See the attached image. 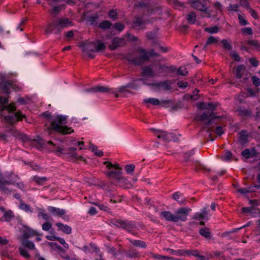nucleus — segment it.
I'll use <instances>...</instances> for the list:
<instances>
[{"instance_id":"1","label":"nucleus","mask_w":260,"mask_h":260,"mask_svg":"<svg viewBox=\"0 0 260 260\" xmlns=\"http://www.w3.org/2000/svg\"><path fill=\"white\" fill-rule=\"evenodd\" d=\"M51 120L50 126L47 127V132L49 134H50L53 131L63 135L70 134L74 132L72 127L62 125V124L67 123V116L61 115H57L52 118Z\"/></svg>"},{"instance_id":"2","label":"nucleus","mask_w":260,"mask_h":260,"mask_svg":"<svg viewBox=\"0 0 260 260\" xmlns=\"http://www.w3.org/2000/svg\"><path fill=\"white\" fill-rule=\"evenodd\" d=\"M191 211L190 208L183 207L178 208L174 213H172L170 211H165L161 212L159 214L162 219L170 222H178L179 221H186L187 219V216Z\"/></svg>"},{"instance_id":"3","label":"nucleus","mask_w":260,"mask_h":260,"mask_svg":"<svg viewBox=\"0 0 260 260\" xmlns=\"http://www.w3.org/2000/svg\"><path fill=\"white\" fill-rule=\"evenodd\" d=\"M73 25V22L67 17L57 18L54 21L48 23L45 31L46 34H59L63 29Z\"/></svg>"},{"instance_id":"4","label":"nucleus","mask_w":260,"mask_h":260,"mask_svg":"<svg viewBox=\"0 0 260 260\" xmlns=\"http://www.w3.org/2000/svg\"><path fill=\"white\" fill-rule=\"evenodd\" d=\"M137 52L139 54V56L127 57L128 61L136 65H140L148 61L149 59V56H158V54L155 52L153 50H151L149 54L146 50L139 48L137 49Z\"/></svg>"},{"instance_id":"5","label":"nucleus","mask_w":260,"mask_h":260,"mask_svg":"<svg viewBox=\"0 0 260 260\" xmlns=\"http://www.w3.org/2000/svg\"><path fill=\"white\" fill-rule=\"evenodd\" d=\"M105 48L104 44L99 41L86 43L83 45V51L86 52L91 58H93L94 56L92 55L90 52H100Z\"/></svg>"},{"instance_id":"6","label":"nucleus","mask_w":260,"mask_h":260,"mask_svg":"<svg viewBox=\"0 0 260 260\" xmlns=\"http://www.w3.org/2000/svg\"><path fill=\"white\" fill-rule=\"evenodd\" d=\"M209 118V120L204 126V129L207 130L208 133H210L213 131V129L210 126V125L212 123L217 124L219 119L220 118V117L215 116L214 113H210L209 112H204L201 116V120H206Z\"/></svg>"},{"instance_id":"7","label":"nucleus","mask_w":260,"mask_h":260,"mask_svg":"<svg viewBox=\"0 0 260 260\" xmlns=\"http://www.w3.org/2000/svg\"><path fill=\"white\" fill-rule=\"evenodd\" d=\"M104 164L106 165V168L109 171L106 173L107 177L110 179H115L120 174H121V168H120L118 164L113 165L109 161H104Z\"/></svg>"},{"instance_id":"8","label":"nucleus","mask_w":260,"mask_h":260,"mask_svg":"<svg viewBox=\"0 0 260 260\" xmlns=\"http://www.w3.org/2000/svg\"><path fill=\"white\" fill-rule=\"evenodd\" d=\"M111 223L118 227L125 229L127 232H131L132 230L137 227L135 222L128 220H122L121 219H113Z\"/></svg>"},{"instance_id":"9","label":"nucleus","mask_w":260,"mask_h":260,"mask_svg":"<svg viewBox=\"0 0 260 260\" xmlns=\"http://www.w3.org/2000/svg\"><path fill=\"white\" fill-rule=\"evenodd\" d=\"M191 7L203 13L202 17H211L212 16V11L207 9L205 4L201 2L200 1H195L192 2Z\"/></svg>"},{"instance_id":"10","label":"nucleus","mask_w":260,"mask_h":260,"mask_svg":"<svg viewBox=\"0 0 260 260\" xmlns=\"http://www.w3.org/2000/svg\"><path fill=\"white\" fill-rule=\"evenodd\" d=\"M153 134L156 135L158 139H161L165 141H171L175 140V136L173 133H168V132L160 129L155 128H150Z\"/></svg>"},{"instance_id":"11","label":"nucleus","mask_w":260,"mask_h":260,"mask_svg":"<svg viewBox=\"0 0 260 260\" xmlns=\"http://www.w3.org/2000/svg\"><path fill=\"white\" fill-rule=\"evenodd\" d=\"M234 73L241 82L244 83L248 78L245 74V68L243 65H239L235 67Z\"/></svg>"},{"instance_id":"12","label":"nucleus","mask_w":260,"mask_h":260,"mask_svg":"<svg viewBox=\"0 0 260 260\" xmlns=\"http://www.w3.org/2000/svg\"><path fill=\"white\" fill-rule=\"evenodd\" d=\"M173 82L171 80H165L159 82H156L149 85L165 91L170 90L172 89L171 86Z\"/></svg>"},{"instance_id":"13","label":"nucleus","mask_w":260,"mask_h":260,"mask_svg":"<svg viewBox=\"0 0 260 260\" xmlns=\"http://www.w3.org/2000/svg\"><path fill=\"white\" fill-rule=\"evenodd\" d=\"M144 102L146 104H151L154 106L160 105L162 107L165 106V105L168 104L171 102L169 100H162L160 101L156 98L146 99L144 100Z\"/></svg>"},{"instance_id":"14","label":"nucleus","mask_w":260,"mask_h":260,"mask_svg":"<svg viewBox=\"0 0 260 260\" xmlns=\"http://www.w3.org/2000/svg\"><path fill=\"white\" fill-rule=\"evenodd\" d=\"M124 45V40L122 38L115 37L112 40V43L109 46V48L111 50H114L119 47H121Z\"/></svg>"},{"instance_id":"15","label":"nucleus","mask_w":260,"mask_h":260,"mask_svg":"<svg viewBox=\"0 0 260 260\" xmlns=\"http://www.w3.org/2000/svg\"><path fill=\"white\" fill-rule=\"evenodd\" d=\"M11 184H15V181L7 180L2 174H0V188H1L5 192H10V190L6 187V185Z\"/></svg>"},{"instance_id":"16","label":"nucleus","mask_w":260,"mask_h":260,"mask_svg":"<svg viewBox=\"0 0 260 260\" xmlns=\"http://www.w3.org/2000/svg\"><path fill=\"white\" fill-rule=\"evenodd\" d=\"M25 115H22L19 111L17 112L14 114L6 117V119L11 123H14L18 120H22Z\"/></svg>"},{"instance_id":"17","label":"nucleus","mask_w":260,"mask_h":260,"mask_svg":"<svg viewBox=\"0 0 260 260\" xmlns=\"http://www.w3.org/2000/svg\"><path fill=\"white\" fill-rule=\"evenodd\" d=\"M87 92H100L101 93H108L110 92L111 91V89L103 86H96L95 87H93L92 88L87 89L86 90Z\"/></svg>"},{"instance_id":"18","label":"nucleus","mask_w":260,"mask_h":260,"mask_svg":"<svg viewBox=\"0 0 260 260\" xmlns=\"http://www.w3.org/2000/svg\"><path fill=\"white\" fill-rule=\"evenodd\" d=\"M208 214L207 207H205L202 210L201 212H197L194 213L192 218L198 220L208 219Z\"/></svg>"},{"instance_id":"19","label":"nucleus","mask_w":260,"mask_h":260,"mask_svg":"<svg viewBox=\"0 0 260 260\" xmlns=\"http://www.w3.org/2000/svg\"><path fill=\"white\" fill-rule=\"evenodd\" d=\"M142 75L143 76L153 77L156 75L154 72L152 67L150 66H145L142 69Z\"/></svg>"},{"instance_id":"20","label":"nucleus","mask_w":260,"mask_h":260,"mask_svg":"<svg viewBox=\"0 0 260 260\" xmlns=\"http://www.w3.org/2000/svg\"><path fill=\"white\" fill-rule=\"evenodd\" d=\"M124 255L129 258H136L140 257V254L137 250L130 248L127 250H124Z\"/></svg>"},{"instance_id":"21","label":"nucleus","mask_w":260,"mask_h":260,"mask_svg":"<svg viewBox=\"0 0 260 260\" xmlns=\"http://www.w3.org/2000/svg\"><path fill=\"white\" fill-rule=\"evenodd\" d=\"M47 209L48 211L54 216H62L65 214L64 210L62 209L49 206L48 207Z\"/></svg>"},{"instance_id":"22","label":"nucleus","mask_w":260,"mask_h":260,"mask_svg":"<svg viewBox=\"0 0 260 260\" xmlns=\"http://www.w3.org/2000/svg\"><path fill=\"white\" fill-rule=\"evenodd\" d=\"M173 198L174 200L177 201L180 205H183L186 203L185 198L180 192L178 191L174 193L173 195Z\"/></svg>"},{"instance_id":"23","label":"nucleus","mask_w":260,"mask_h":260,"mask_svg":"<svg viewBox=\"0 0 260 260\" xmlns=\"http://www.w3.org/2000/svg\"><path fill=\"white\" fill-rule=\"evenodd\" d=\"M185 255H192L194 256L197 257L200 260H206L205 256L200 255V252L197 250H185Z\"/></svg>"},{"instance_id":"24","label":"nucleus","mask_w":260,"mask_h":260,"mask_svg":"<svg viewBox=\"0 0 260 260\" xmlns=\"http://www.w3.org/2000/svg\"><path fill=\"white\" fill-rule=\"evenodd\" d=\"M36 235H38V233L36 231L27 228L23 232V237L24 239H27Z\"/></svg>"},{"instance_id":"25","label":"nucleus","mask_w":260,"mask_h":260,"mask_svg":"<svg viewBox=\"0 0 260 260\" xmlns=\"http://www.w3.org/2000/svg\"><path fill=\"white\" fill-rule=\"evenodd\" d=\"M248 134L246 131H242L239 134V141L242 145H245L248 141Z\"/></svg>"},{"instance_id":"26","label":"nucleus","mask_w":260,"mask_h":260,"mask_svg":"<svg viewBox=\"0 0 260 260\" xmlns=\"http://www.w3.org/2000/svg\"><path fill=\"white\" fill-rule=\"evenodd\" d=\"M56 225L59 230L61 231L63 233L67 234H70L71 233L72 228L68 225H64L61 223H57Z\"/></svg>"},{"instance_id":"27","label":"nucleus","mask_w":260,"mask_h":260,"mask_svg":"<svg viewBox=\"0 0 260 260\" xmlns=\"http://www.w3.org/2000/svg\"><path fill=\"white\" fill-rule=\"evenodd\" d=\"M10 133L13 136L19 139L22 140L23 141L27 139V137L25 135L20 133L17 129L13 128L10 131Z\"/></svg>"},{"instance_id":"28","label":"nucleus","mask_w":260,"mask_h":260,"mask_svg":"<svg viewBox=\"0 0 260 260\" xmlns=\"http://www.w3.org/2000/svg\"><path fill=\"white\" fill-rule=\"evenodd\" d=\"M146 22L141 17H137L133 22V27L136 28H142Z\"/></svg>"},{"instance_id":"29","label":"nucleus","mask_w":260,"mask_h":260,"mask_svg":"<svg viewBox=\"0 0 260 260\" xmlns=\"http://www.w3.org/2000/svg\"><path fill=\"white\" fill-rule=\"evenodd\" d=\"M132 86L130 84H128L125 86H122L116 89V91H112V92L114 94H115V96L118 97V94L117 93H125L126 92H128L129 91L127 90L128 87H131Z\"/></svg>"},{"instance_id":"30","label":"nucleus","mask_w":260,"mask_h":260,"mask_svg":"<svg viewBox=\"0 0 260 260\" xmlns=\"http://www.w3.org/2000/svg\"><path fill=\"white\" fill-rule=\"evenodd\" d=\"M127 240L135 246L143 248H145L147 246L146 243L143 241L138 240H133L131 239H127Z\"/></svg>"},{"instance_id":"31","label":"nucleus","mask_w":260,"mask_h":260,"mask_svg":"<svg viewBox=\"0 0 260 260\" xmlns=\"http://www.w3.org/2000/svg\"><path fill=\"white\" fill-rule=\"evenodd\" d=\"M257 186H251L246 188H241L237 189V191L241 194H246L247 192H255Z\"/></svg>"},{"instance_id":"32","label":"nucleus","mask_w":260,"mask_h":260,"mask_svg":"<svg viewBox=\"0 0 260 260\" xmlns=\"http://www.w3.org/2000/svg\"><path fill=\"white\" fill-rule=\"evenodd\" d=\"M255 154L256 152L254 150L251 151L249 149H245L242 152V155L246 159L254 157Z\"/></svg>"},{"instance_id":"33","label":"nucleus","mask_w":260,"mask_h":260,"mask_svg":"<svg viewBox=\"0 0 260 260\" xmlns=\"http://www.w3.org/2000/svg\"><path fill=\"white\" fill-rule=\"evenodd\" d=\"M126 180L123 177L121 176V174H120L116 178L114 179L113 183L115 185L123 186V184L125 183Z\"/></svg>"},{"instance_id":"34","label":"nucleus","mask_w":260,"mask_h":260,"mask_svg":"<svg viewBox=\"0 0 260 260\" xmlns=\"http://www.w3.org/2000/svg\"><path fill=\"white\" fill-rule=\"evenodd\" d=\"M199 233L206 238L210 239L211 238V233L210 232L209 229L207 228H204L200 229L199 231Z\"/></svg>"},{"instance_id":"35","label":"nucleus","mask_w":260,"mask_h":260,"mask_svg":"<svg viewBox=\"0 0 260 260\" xmlns=\"http://www.w3.org/2000/svg\"><path fill=\"white\" fill-rule=\"evenodd\" d=\"M32 180L35 181L38 184L43 185L45 182L47 181V178L46 177H40L37 176H35Z\"/></svg>"},{"instance_id":"36","label":"nucleus","mask_w":260,"mask_h":260,"mask_svg":"<svg viewBox=\"0 0 260 260\" xmlns=\"http://www.w3.org/2000/svg\"><path fill=\"white\" fill-rule=\"evenodd\" d=\"M187 20L189 23L194 24L196 21V14L194 12H191L186 16Z\"/></svg>"},{"instance_id":"37","label":"nucleus","mask_w":260,"mask_h":260,"mask_svg":"<svg viewBox=\"0 0 260 260\" xmlns=\"http://www.w3.org/2000/svg\"><path fill=\"white\" fill-rule=\"evenodd\" d=\"M89 148L96 155L99 156H102L103 155V152L101 150H99L98 147L93 144H91Z\"/></svg>"},{"instance_id":"38","label":"nucleus","mask_w":260,"mask_h":260,"mask_svg":"<svg viewBox=\"0 0 260 260\" xmlns=\"http://www.w3.org/2000/svg\"><path fill=\"white\" fill-rule=\"evenodd\" d=\"M217 41H218L217 39L216 38H215V37H214L213 36L209 37L208 38V39H207L206 43L204 45L203 49H205L208 45L216 43L217 42Z\"/></svg>"},{"instance_id":"39","label":"nucleus","mask_w":260,"mask_h":260,"mask_svg":"<svg viewBox=\"0 0 260 260\" xmlns=\"http://www.w3.org/2000/svg\"><path fill=\"white\" fill-rule=\"evenodd\" d=\"M170 253L175 255H185V250L180 249L175 250L172 249L168 248L166 249Z\"/></svg>"},{"instance_id":"40","label":"nucleus","mask_w":260,"mask_h":260,"mask_svg":"<svg viewBox=\"0 0 260 260\" xmlns=\"http://www.w3.org/2000/svg\"><path fill=\"white\" fill-rule=\"evenodd\" d=\"M247 44L253 47L255 49H259L260 48V44L259 43L254 40H249L247 41Z\"/></svg>"},{"instance_id":"41","label":"nucleus","mask_w":260,"mask_h":260,"mask_svg":"<svg viewBox=\"0 0 260 260\" xmlns=\"http://www.w3.org/2000/svg\"><path fill=\"white\" fill-rule=\"evenodd\" d=\"M7 110L9 112H12L16 110V107L15 104L11 103L8 106H3L2 107V110Z\"/></svg>"},{"instance_id":"42","label":"nucleus","mask_w":260,"mask_h":260,"mask_svg":"<svg viewBox=\"0 0 260 260\" xmlns=\"http://www.w3.org/2000/svg\"><path fill=\"white\" fill-rule=\"evenodd\" d=\"M111 25L112 23L109 21L105 20L100 24L99 27L103 29H107L109 28Z\"/></svg>"},{"instance_id":"43","label":"nucleus","mask_w":260,"mask_h":260,"mask_svg":"<svg viewBox=\"0 0 260 260\" xmlns=\"http://www.w3.org/2000/svg\"><path fill=\"white\" fill-rule=\"evenodd\" d=\"M22 244L24 246L30 249H35V247L33 242L29 240H26L23 242Z\"/></svg>"},{"instance_id":"44","label":"nucleus","mask_w":260,"mask_h":260,"mask_svg":"<svg viewBox=\"0 0 260 260\" xmlns=\"http://www.w3.org/2000/svg\"><path fill=\"white\" fill-rule=\"evenodd\" d=\"M153 257L155 259H159V260H171V259H173V258L172 257L162 256L161 255L157 254H153Z\"/></svg>"},{"instance_id":"45","label":"nucleus","mask_w":260,"mask_h":260,"mask_svg":"<svg viewBox=\"0 0 260 260\" xmlns=\"http://www.w3.org/2000/svg\"><path fill=\"white\" fill-rule=\"evenodd\" d=\"M19 251L20 254L25 258H29L30 257V254L28 253V251L24 248H19Z\"/></svg>"},{"instance_id":"46","label":"nucleus","mask_w":260,"mask_h":260,"mask_svg":"<svg viewBox=\"0 0 260 260\" xmlns=\"http://www.w3.org/2000/svg\"><path fill=\"white\" fill-rule=\"evenodd\" d=\"M219 28L217 26H215L211 27H207L205 29V31L210 34L217 33L218 31Z\"/></svg>"},{"instance_id":"47","label":"nucleus","mask_w":260,"mask_h":260,"mask_svg":"<svg viewBox=\"0 0 260 260\" xmlns=\"http://www.w3.org/2000/svg\"><path fill=\"white\" fill-rule=\"evenodd\" d=\"M108 15L109 17L113 20H115L117 18V13L116 11L114 9H112L109 11Z\"/></svg>"},{"instance_id":"48","label":"nucleus","mask_w":260,"mask_h":260,"mask_svg":"<svg viewBox=\"0 0 260 260\" xmlns=\"http://www.w3.org/2000/svg\"><path fill=\"white\" fill-rule=\"evenodd\" d=\"M178 74L182 76H186L188 74V71L184 67H180L177 71Z\"/></svg>"},{"instance_id":"49","label":"nucleus","mask_w":260,"mask_h":260,"mask_svg":"<svg viewBox=\"0 0 260 260\" xmlns=\"http://www.w3.org/2000/svg\"><path fill=\"white\" fill-rule=\"evenodd\" d=\"M53 239L54 240H56L58 241L60 243H61L62 245H63V247L65 248L68 249L69 248L68 244L65 242L63 238L54 237L53 238Z\"/></svg>"},{"instance_id":"50","label":"nucleus","mask_w":260,"mask_h":260,"mask_svg":"<svg viewBox=\"0 0 260 260\" xmlns=\"http://www.w3.org/2000/svg\"><path fill=\"white\" fill-rule=\"evenodd\" d=\"M221 43H222L223 46L224 48L227 49L229 50H232V46L231 44L228 42L226 40L223 39L222 40Z\"/></svg>"},{"instance_id":"51","label":"nucleus","mask_w":260,"mask_h":260,"mask_svg":"<svg viewBox=\"0 0 260 260\" xmlns=\"http://www.w3.org/2000/svg\"><path fill=\"white\" fill-rule=\"evenodd\" d=\"M38 216L42 217L44 220L46 221H48L50 219L49 216L46 213H45L43 210L39 212Z\"/></svg>"},{"instance_id":"52","label":"nucleus","mask_w":260,"mask_h":260,"mask_svg":"<svg viewBox=\"0 0 260 260\" xmlns=\"http://www.w3.org/2000/svg\"><path fill=\"white\" fill-rule=\"evenodd\" d=\"M238 19L239 21V23L242 25H246L247 24L248 22L247 20L245 19L244 17L240 14L238 15Z\"/></svg>"},{"instance_id":"53","label":"nucleus","mask_w":260,"mask_h":260,"mask_svg":"<svg viewBox=\"0 0 260 260\" xmlns=\"http://www.w3.org/2000/svg\"><path fill=\"white\" fill-rule=\"evenodd\" d=\"M241 31L248 35H252L253 34L252 29L251 27H243L241 29Z\"/></svg>"},{"instance_id":"54","label":"nucleus","mask_w":260,"mask_h":260,"mask_svg":"<svg viewBox=\"0 0 260 260\" xmlns=\"http://www.w3.org/2000/svg\"><path fill=\"white\" fill-rule=\"evenodd\" d=\"M135 168V167L134 165H128L125 166V169L127 173L130 174L134 171Z\"/></svg>"},{"instance_id":"55","label":"nucleus","mask_w":260,"mask_h":260,"mask_svg":"<svg viewBox=\"0 0 260 260\" xmlns=\"http://www.w3.org/2000/svg\"><path fill=\"white\" fill-rule=\"evenodd\" d=\"M114 26L116 29L119 30V31H121L122 30L124 29L125 27L124 24L121 23H116L114 24Z\"/></svg>"},{"instance_id":"56","label":"nucleus","mask_w":260,"mask_h":260,"mask_svg":"<svg viewBox=\"0 0 260 260\" xmlns=\"http://www.w3.org/2000/svg\"><path fill=\"white\" fill-rule=\"evenodd\" d=\"M51 224L48 222H46L42 224V229L44 231H47L51 228Z\"/></svg>"},{"instance_id":"57","label":"nucleus","mask_w":260,"mask_h":260,"mask_svg":"<svg viewBox=\"0 0 260 260\" xmlns=\"http://www.w3.org/2000/svg\"><path fill=\"white\" fill-rule=\"evenodd\" d=\"M232 157V153L230 151H226L225 152L224 155L223 156V158L225 160L229 161L231 159Z\"/></svg>"},{"instance_id":"58","label":"nucleus","mask_w":260,"mask_h":260,"mask_svg":"<svg viewBox=\"0 0 260 260\" xmlns=\"http://www.w3.org/2000/svg\"><path fill=\"white\" fill-rule=\"evenodd\" d=\"M231 56L234 58V59L237 61H240L241 60L240 57L235 52H231L230 53Z\"/></svg>"},{"instance_id":"59","label":"nucleus","mask_w":260,"mask_h":260,"mask_svg":"<svg viewBox=\"0 0 260 260\" xmlns=\"http://www.w3.org/2000/svg\"><path fill=\"white\" fill-rule=\"evenodd\" d=\"M199 92V90L198 89H195L193 91V94L191 96V99L194 101L197 100L199 98V96L198 95V93Z\"/></svg>"},{"instance_id":"60","label":"nucleus","mask_w":260,"mask_h":260,"mask_svg":"<svg viewBox=\"0 0 260 260\" xmlns=\"http://www.w3.org/2000/svg\"><path fill=\"white\" fill-rule=\"evenodd\" d=\"M253 84L256 86H258L260 85V80L256 76H253L252 78Z\"/></svg>"},{"instance_id":"61","label":"nucleus","mask_w":260,"mask_h":260,"mask_svg":"<svg viewBox=\"0 0 260 260\" xmlns=\"http://www.w3.org/2000/svg\"><path fill=\"white\" fill-rule=\"evenodd\" d=\"M13 217V216L12 215V213L10 212L6 213L3 216V218H5V220L9 221L12 219Z\"/></svg>"},{"instance_id":"62","label":"nucleus","mask_w":260,"mask_h":260,"mask_svg":"<svg viewBox=\"0 0 260 260\" xmlns=\"http://www.w3.org/2000/svg\"><path fill=\"white\" fill-rule=\"evenodd\" d=\"M249 62L253 67H257L258 64V61L255 58H254V57L250 58L249 59Z\"/></svg>"},{"instance_id":"63","label":"nucleus","mask_w":260,"mask_h":260,"mask_svg":"<svg viewBox=\"0 0 260 260\" xmlns=\"http://www.w3.org/2000/svg\"><path fill=\"white\" fill-rule=\"evenodd\" d=\"M167 69H168V67L165 64H160L158 66V73H160L163 72H165Z\"/></svg>"},{"instance_id":"64","label":"nucleus","mask_w":260,"mask_h":260,"mask_svg":"<svg viewBox=\"0 0 260 260\" xmlns=\"http://www.w3.org/2000/svg\"><path fill=\"white\" fill-rule=\"evenodd\" d=\"M198 107L201 109H208L207 103L201 102L198 104Z\"/></svg>"}]
</instances>
